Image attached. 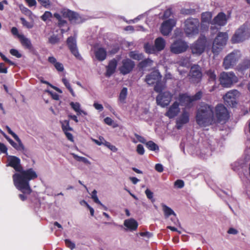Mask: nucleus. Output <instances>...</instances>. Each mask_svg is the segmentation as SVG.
Returning <instances> with one entry per match:
<instances>
[{"label":"nucleus","instance_id":"nucleus-37","mask_svg":"<svg viewBox=\"0 0 250 250\" xmlns=\"http://www.w3.org/2000/svg\"><path fill=\"white\" fill-rule=\"evenodd\" d=\"M212 15L210 12H205L202 14V22L209 23L211 21Z\"/></svg>","mask_w":250,"mask_h":250},{"label":"nucleus","instance_id":"nucleus-50","mask_svg":"<svg viewBox=\"0 0 250 250\" xmlns=\"http://www.w3.org/2000/svg\"><path fill=\"white\" fill-rule=\"evenodd\" d=\"M10 53L12 55L15 56L18 58H20L21 57V54L17 49H11L10 50Z\"/></svg>","mask_w":250,"mask_h":250},{"label":"nucleus","instance_id":"nucleus-49","mask_svg":"<svg viewBox=\"0 0 250 250\" xmlns=\"http://www.w3.org/2000/svg\"><path fill=\"white\" fill-rule=\"evenodd\" d=\"M202 96V92L201 91H198L194 95L191 96L192 102L197 101L200 100Z\"/></svg>","mask_w":250,"mask_h":250},{"label":"nucleus","instance_id":"nucleus-25","mask_svg":"<svg viewBox=\"0 0 250 250\" xmlns=\"http://www.w3.org/2000/svg\"><path fill=\"white\" fill-rule=\"evenodd\" d=\"M19 40L21 45L24 48L28 49L29 50H32L33 49V46L31 40L26 37L24 35L19 36Z\"/></svg>","mask_w":250,"mask_h":250},{"label":"nucleus","instance_id":"nucleus-58","mask_svg":"<svg viewBox=\"0 0 250 250\" xmlns=\"http://www.w3.org/2000/svg\"><path fill=\"white\" fill-rule=\"evenodd\" d=\"M145 194L148 199L153 200V193L148 188L145 190Z\"/></svg>","mask_w":250,"mask_h":250},{"label":"nucleus","instance_id":"nucleus-21","mask_svg":"<svg viewBox=\"0 0 250 250\" xmlns=\"http://www.w3.org/2000/svg\"><path fill=\"white\" fill-rule=\"evenodd\" d=\"M161 75L158 71H154L146 76L145 81L149 85L158 82L161 79Z\"/></svg>","mask_w":250,"mask_h":250},{"label":"nucleus","instance_id":"nucleus-20","mask_svg":"<svg viewBox=\"0 0 250 250\" xmlns=\"http://www.w3.org/2000/svg\"><path fill=\"white\" fill-rule=\"evenodd\" d=\"M179 104L176 101L170 106L167 112L165 113V115L169 119H172L176 117L180 112Z\"/></svg>","mask_w":250,"mask_h":250},{"label":"nucleus","instance_id":"nucleus-62","mask_svg":"<svg viewBox=\"0 0 250 250\" xmlns=\"http://www.w3.org/2000/svg\"><path fill=\"white\" fill-rule=\"evenodd\" d=\"M0 151L2 153L7 154V148L2 143H0Z\"/></svg>","mask_w":250,"mask_h":250},{"label":"nucleus","instance_id":"nucleus-60","mask_svg":"<svg viewBox=\"0 0 250 250\" xmlns=\"http://www.w3.org/2000/svg\"><path fill=\"white\" fill-rule=\"evenodd\" d=\"M11 33H12V34L13 35L16 36L19 39V36L23 35V34H19L18 29L15 27H13L12 28Z\"/></svg>","mask_w":250,"mask_h":250},{"label":"nucleus","instance_id":"nucleus-15","mask_svg":"<svg viewBox=\"0 0 250 250\" xmlns=\"http://www.w3.org/2000/svg\"><path fill=\"white\" fill-rule=\"evenodd\" d=\"M135 66V63L129 59H124L122 61V65L119 68V70L123 75L129 73Z\"/></svg>","mask_w":250,"mask_h":250},{"label":"nucleus","instance_id":"nucleus-54","mask_svg":"<svg viewBox=\"0 0 250 250\" xmlns=\"http://www.w3.org/2000/svg\"><path fill=\"white\" fill-rule=\"evenodd\" d=\"M105 146L109 148L111 150L115 152L117 150V148L115 146L112 145L109 142L104 141V145Z\"/></svg>","mask_w":250,"mask_h":250},{"label":"nucleus","instance_id":"nucleus-19","mask_svg":"<svg viewBox=\"0 0 250 250\" xmlns=\"http://www.w3.org/2000/svg\"><path fill=\"white\" fill-rule=\"evenodd\" d=\"M67 44L71 52L78 59L81 58L77 47L76 40L74 37H70L67 40Z\"/></svg>","mask_w":250,"mask_h":250},{"label":"nucleus","instance_id":"nucleus-16","mask_svg":"<svg viewBox=\"0 0 250 250\" xmlns=\"http://www.w3.org/2000/svg\"><path fill=\"white\" fill-rule=\"evenodd\" d=\"M176 25V21L174 19H168L164 21L161 27V32L164 36L168 35Z\"/></svg>","mask_w":250,"mask_h":250},{"label":"nucleus","instance_id":"nucleus-13","mask_svg":"<svg viewBox=\"0 0 250 250\" xmlns=\"http://www.w3.org/2000/svg\"><path fill=\"white\" fill-rule=\"evenodd\" d=\"M215 115L219 122L226 121L229 118V114L227 108L222 104H219L216 106Z\"/></svg>","mask_w":250,"mask_h":250},{"label":"nucleus","instance_id":"nucleus-27","mask_svg":"<svg viewBox=\"0 0 250 250\" xmlns=\"http://www.w3.org/2000/svg\"><path fill=\"white\" fill-rule=\"evenodd\" d=\"M96 58L99 61H103L106 57V51L102 47L98 48L95 50Z\"/></svg>","mask_w":250,"mask_h":250},{"label":"nucleus","instance_id":"nucleus-24","mask_svg":"<svg viewBox=\"0 0 250 250\" xmlns=\"http://www.w3.org/2000/svg\"><path fill=\"white\" fill-rule=\"evenodd\" d=\"M54 16L58 20V26L61 28L62 33L67 32L69 28L68 26L66 21L63 20L62 16L58 13H55Z\"/></svg>","mask_w":250,"mask_h":250},{"label":"nucleus","instance_id":"nucleus-30","mask_svg":"<svg viewBox=\"0 0 250 250\" xmlns=\"http://www.w3.org/2000/svg\"><path fill=\"white\" fill-rule=\"evenodd\" d=\"M178 100L182 105H188L192 102L191 96H189L186 94H180Z\"/></svg>","mask_w":250,"mask_h":250},{"label":"nucleus","instance_id":"nucleus-40","mask_svg":"<svg viewBox=\"0 0 250 250\" xmlns=\"http://www.w3.org/2000/svg\"><path fill=\"white\" fill-rule=\"evenodd\" d=\"M62 82L64 84V85L66 86V87L69 90L72 96L75 97V94L73 89L72 88L68 81L65 78H63L62 79Z\"/></svg>","mask_w":250,"mask_h":250},{"label":"nucleus","instance_id":"nucleus-5","mask_svg":"<svg viewBox=\"0 0 250 250\" xmlns=\"http://www.w3.org/2000/svg\"><path fill=\"white\" fill-rule=\"evenodd\" d=\"M250 37L248 26L244 24L235 31L231 39V42L232 43H238L244 42Z\"/></svg>","mask_w":250,"mask_h":250},{"label":"nucleus","instance_id":"nucleus-35","mask_svg":"<svg viewBox=\"0 0 250 250\" xmlns=\"http://www.w3.org/2000/svg\"><path fill=\"white\" fill-rule=\"evenodd\" d=\"M71 155L73 156V157L78 162H82L87 165L91 164L90 162L85 157L79 156L75 153H72Z\"/></svg>","mask_w":250,"mask_h":250},{"label":"nucleus","instance_id":"nucleus-64","mask_svg":"<svg viewBox=\"0 0 250 250\" xmlns=\"http://www.w3.org/2000/svg\"><path fill=\"white\" fill-rule=\"evenodd\" d=\"M93 106L97 110H98L100 111H102L104 109V107L101 104H98L97 103H95L93 104Z\"/></svg>","mask_w":250,"mask_h":250},{"label":"nucleus","instance_id":"nucleus-59","mask_svg":"<svg viewBox=\"0 0 250 250\" xmlns=\"http://www.w3.org/2000/svg\"><path fill=\"white\" fill-rule=\"evenodd\" d=\"M134 135L138 140V142H141L143 144H146V140L145 139L144 137L140 136L136 133H135Z\"/></svg>","mask_w":250,"mask_h":250},{"label":"nucleus","instance_id":"nucleus-34","mask_svg":"<svg viewBox=\"0 0 250 250\" xmlns=\"http://www.w3.org/2000/svg\"><path fill=\"white\" fill-rule=\"evenodd\" d=\"M146 147L151 151H158L159 149L158 146L152 141L146 143Z\"/></svg>","mask_w":250,"mask_h":250},{"label":"nucleus","instance_id":"nucleus-63","mask_svg":"<svg viewBox=\"0 0 250 250\" xmlns=\"http://www.w3.org/2000/svg\"><path fill=\"white\" fill-rule=\"evenodd\" d=\"M64 133L68 140H69L72 142H74L73 136L71 133L68 132V131H66L64 132Z\"/></svg>","mask_w":250,"mask_h":250},{"label":"nucleus","instance_id":"nucleus-44","mask_svg":"<svg viewBox=\"0 0 250 250\" xmlns=\"http://www.w3.org/2000/svg\"><path fill=\"white\" fill-rule=\"evenodd\" d=\"M20 20L21 21L23 26L26 27L28 29H31L33 28V24L32 23L29 22L24 18H21Z\"/></svg>","mask_w":250,"mask_h":250},{"label":"nucleus","instance_id":"nucleus-3","mask_svg":"<svg viewBox=\"0 0 250 250\" xmlns=\"http://www.w3.org/2000/svg\"><path fill=\"white\" fill-rule=\"evenodd\" d=\"M199 21L197 19L189 18L184 22V30L186 36L191 37L199 33Z\"/></svg>","mask_w":250,"mask_h":250},{"label":"nucleus","instance_id":"nucleus-17","mask_svg":"<svg viewBox=\"0 0 250 250\" xmlns=\"http://www.w3.org/2000/svg\"><path fill=\"white\" fill-rule=\"evenodd\" d=\"M189 113L185 109L183 110L182 114L177 118L176 121V127L180 129L183 125L189 122Z\"/></svg>","mask_w":250,"mask_h":250},{"label":"nucleus","instance_id":"nucleus-47","mask_svg":"<svg viewBox=\"0 0 250 250\" xmlns=\"http://www.w3.org/2000/svg\"><path fill=\"white\" fill-rule=\"evenodd\" d=\"M97 191L96 190H94L92 192L91 194V198L93 200V201L97 204H98L99 205H102V203L101 201L99 200L98 196L97 195Z\"/></svg>","mask_w":250,"mask_h":250},{"label":"nucleus","instance_id":"nucleus-31","mask_svg":"<svg viewBox=\"0 0 250 250\" xmlns=\"http://www.w3.org/2000/svg\"><path fill=\"white\" fill-rule=\"evenodd\" d=\"M18 143H16L15 142H14L12 139L9 140L8 142L10 145L15 148L17 150H23L24 149V147L20 139V141L17 140V139H15Z\"/></svg>","mask_w":250,"mask_h":250},{"label":"nucleus","instance_id":"nucleus-7","mask_svg":"<svg viewBox=\"0 0 250 250\" xmlns=\"http://www.w3.org/2000/svg\"><path fill=\"white\" fill-rule=\"evenodd\" d=\"M221 84L224 87H229L233 83H237L238 78L232 72H223L220 76Z\"/></svg>","mask_w":250,"mask_h":250},{"label":"nucleus","instance_id":"nucleus-43","mask_svg":"<svg viewBox=\"0 0 250 250\" xmlns=\"http://www.w3.org/2000/svg\"><path fill=\"white\" fill-rule=\"evenodd\" d=\"M207 75L209 78L210 81H214L216 79V76L214 73V71L212 70H209L206 72Z\"/></svg>","mask_w":250,"mask_h":250},{"label":"nucleus","instance_id":"nucleus-53","mask_svg":"<svg viewBox=\"0 0 250 250\" xmlns=\"http://www.w3.org/2000/svg\"><path fill=\"white\" fill-rule=\"evenodd\" d=\"M174 186L178 188H182L184 186V182L182 180H177L174 182Z\"/></svg>","mask_w":250,"mask_h":250},{"label":"nucleus","instance_id":"nucleus-9","mask_svg":"<svg viewBox=\"0 0 250 250\" xmlns=\"http://www.w3.org/2000/svg\"><path fill=\"white\" fill-rule=\"evenodd\" d=\"M188 45V43L182 39L175 40L170 45V51L175 54L182 53L185 52Z\"/></svg>","mask_w":250,"mask_h":250},{"label":"nucleus","instance_id":"nucleus-33","mask_svg":"<svg viewBox=\"0 0 250 250\" xmlns=\"http://www.w3.org/2000/svg\"><path fill=\"white\" fill-rule=\"evenodd\" d=\"M127 94V89L126 87H124L120 92L119 100L122 103H125V100L126 98Z\"/></svg>","mask_w":250,"mask_h":250},{"label":"nucleus","instance_id":"nucleus-51","mask_svg":"<svg viewBox=\"0 0 250 250\" xmlns=\"http://www.w3.org/2000/svg\"><path fill=\"white\" fill-rule=\"evenodd\" d=\"M65 243L66 246L71 250H73L75 248V243L71 241L69 239H65Z\"/></svg>","mask_w":250,"mask_h":250},{"label":"nucleus","instance_id":"nucleus-10","mask_svg":"<svg viewBox=\"0 0 250 250\" xmlns=\"http://www.w3.org/2000/svg\"><path fill=\"white\" fill-rule=\"evenodd\" d=\"M172 94L169 91H164L158 94L156 98L158 105L162 107L167 106L171 101Z\"/></svg>","mask_w":250,"mask_h":250},{"label":"nucleus","instance_id":"nucleus-48","mask_svg":"<svg viewBox=\"0 0 250 250\" xmlns=\"http://www.w3.org/2000/svg\"><path fill=\"white\" fill-rule=\"evenodd\" d=\"M59 41V39L56 35H52L51 36L48 40L49 42L51 44H54L57 43Z\"/></svg>","mask_w":250,"mask_h":250},{"label":"nucleus","instance_id":"nucleus-8","mask_svg":"<svg viewBox=\"0 0 250 250\" xmlns=\"http://www.w3.org/2000/svg\"><path fill=\"white\" fill-rule=\"evenodd\" d=\"M166 46V41L162 37L156 38L154 41V45L146 44L145 45V50L149 54L155 53L156 52L163 50Z\"/></svg>","mask_w":250,"mask_h":250},{"label":"nucleus","instance_id":"nucleus-11","mask_svg":"<svg viewBox=\"0 0 250 250\" xmlns=\"http://www.w3.org/2000/svg\"><path fill=\"white\" fill-rule=\"evenodd\" d=\"M206 39L205 37H200L198 40L190 46L192 53L194 54L200 55L205 50Z\"/></svg>","mask_w":250,"mask_h":250},{"label":"nucleus","instance_id":"nucleus-22","mask_svg":"<svg viewBox=\"0 0 250 250\" xmlns=\"http://www.w3.org/2000/svg\"><path fill=\"white\" fill-rule=\"evenodd\" d=\"M161 206L163 208V210L164 212L165 218H167L170 215H173L174 217L171 218V221L174 223V224H176L177 223H178V220L176 217V215L174 211L171 208L163 203L161 204Z\"/></svg>","mask_w":250,"mask_h":250},{"label":"nucleus","instance_id":"nucleus-39","mask_svg":"<svg viewBox=\"0 0 250 250\" xmlns=\"http://www.w3.org/2000/svg\"><path fill=\"white\" fill-rule=\"evenodd\" d=\"M165 84L162 83V82L159 81L156 83V85L154 86V90L158 93H162V91L165 88Z\"/></svg>","mask_w":250,"mask_h":250},{"label":"nucleus","instance_id":"nucleus-61","mask_svg":"<svg viewBox=\"0 0 250 250\" xmlns=\"http://www.w3.org/2000/svg\"><path fill=\"white\" fill-rule=\"evenodd\" d=\"M155 169L159 172H162L164 170L163 165L160 164H157L155 166Z\"/></svg>","mask_w":250,"mask_h":250},{"label":"nucleus","instance_id":"nucleus-36","mask_svg":"<svg viewBox=\"0 0 250 250\" xmlns=\"http://www.w3.org/2000/svg\"><path fill=\"white\" fill-rule=\"evenodd\" d=\"M250 66V59H246L241 63L239 65V69L242 71H244L248 69Z\"/></svg>","mask_w":250,"mask_h":250},{"label":"nucleus","instance_id":"nucleus-4","mask_svg":"<svg viewBox=\"0 0 250 250\" xmlns=\"http://www.w3.org/2000/svg\"><path fill=\"white\" fill-rule=\"evenodd\" d=\"M228 38L227 32H219L213 42L212 52L214 54H218L226 45Z\"/></svg>","mask_w":250,"mask_h":250},{"label":"nucleus","instance_id":"nucleus-42","mask_svg":"<svg viewBox=\"0 0 250 250\" xmlns=\"http://www.w3.org/2000/svg\"><path fill=\"white\" fill-rule=\"evenodd\" d=\"M153 63V61L149 59H146L140 62L139 65L141 67H146L148 66H151Z\"/></svg>","mask_w":250,"mask_h":250},{"label":"nucleus","instance_id":"nucleus-6","mask_svg":"<svg viewBox=\"0 0 250 250\" xmlns=\"http://www.w3.org/2000/svg\"><path fill=\"white\" fill-rule=\"evenodd\" d=\"M241 57L240 51L237 50L233 51L225 57L224 59L223 66L225 69L233 67L238 62Z\"/></svg>","mask_w":250,"mask_h":250},{"label":"nucleus","instance_id":"nucleus-12","mask_svg":"<svg viewBox=\"0 0 250 250\" xmlns=\"http://www.w3.org/2000/svg\"><path fill=\"white\" fill-rule=\"evenodd\" d=\"M239 95V92L238 90H230L223 97L225 103L228 106L234 107L236 104V99Z\"/></svg>","mask_w":250,"mask_h":250},{"label":"nucleus","instance_id":"nucleus-55","mask_svg":"<svg viewBox=\"0 0 250 250\" xmlns=\"http://www.w3.org/2000/svg\"><path fill=\"white\" fill-rule=\"evenodd\" d=\"M6 128L8 132L12 136L14 139H17V140L20 141V138L8 126H6Z\"/></svg>","mask_w":250,"mask_h":250},{"label":"nucleus","instance_id":"nucleus-41","mask_svg":"<svg viewBox=\"0 0 250 250\" xmlns=\"http://www.w3.org/2000/svg\"><path fill=\"white\" fill-rule=\"evenodd\" d=\"M177 64L181 66L188 67L190 66V61L188 58H183L177 62Z\"/></svg>","mask_w":250,"mask_h":250},{"label":"nucleus","instance_id":"nucleus-32","mask_svg":"<svg viewBox=\"0 0 250 250\" xmlns=\"http://www.w3.org/2000/svg\"><path fill=\"white\" fill-rule=\"evenodd\" d=\"M129 56L131 58L137 61L142 60L144 57L142 53H139L138 51H136L130 52Z\"/></svg>","mask_w":250,"mask_h":250},{"label":"nucleus","instance_id":"nucleus-52","mask_svg":"<svg viewBox=\"0 0 250 250\" xmlns=\"http://www.w3.org/2000/svg\"><path fill=\"white\" fill-rule=\"evenodd\" d=\"M137 152L140 155H143L145 153V149L143 145L139 144L137 146L136 148Z\"/></svg>","mask_w":250,"mask_h":250},{"label":"nucleus","instance_id":"nucleus-1","mask_svg":"<svg viewBox=\"0 0 250 250\" xmlns=\"http://www.w3.org/2000/svg\"><path fill=\"white\" fill-rule=\"evenodd\" d=\"M8 165L17 171L13 175V180L16 188L24 193L29 194L32 190L29 181L37 178L38 175L32 168L23 169L20 164V159L14 156H10L8 158Z\"/></svg>","mask_w":250,"mask_h":250},{"label":"nucleus","instance_id":"nucleus-14","mask_svg":"<svg viewBox=\"0 0 250 250\" xmlns=\"http://www.w3.org/2000/svg\"><path fill=\"white\" fill-rule=\"evenodd\" d=\"M188 76L191 82L193 83H199L202 77L200 67L198 65H194L191 66Z\"/></svg>","mask_w":250,"mask_h":250},{"label":"nucleus","instance_id":"nucleus-18","mask_svg":"<svg viewBox=\"0 0 250 250\" xmlns=\"http://www.w3.org/2000/svg\"><path fill=\"white\" fill-rule=\"evenodd\" d=\"M63 16L67 18L72 23H80L83 22V20L80 15L69 10L64 11Z\"/></svg>","mask_w":250,"mask_h":250},{"label":"nucleus","instance_id":"nucleus-2","mask_svg":"<svg viewBox=\"0 0 250 250\" xmlns=\"http://www.w3.org/2000/svg\"><path fill=\"white\" fill-rule=\"evenodd\" d=\"M196 121L200 126L205 127L215 123L214 117L213 107L205 103H202L196 115Z\"/></svg>","mask_w":250,"mask_h":250},{"label":"nucleus","instance_id":"nucleus-26","mask_svg":"<svg viewBox=\"0 0 250 250\" xmlns=\"http://www.w3.org/2000/svg\"><path fill=\"white\" fill-rule=\"evenodd\" d=\"M117 65V62L115 59L111 60L106 67V76L110 77L115 71Z\"/></svg>","mask_w":250,"mask_h":250},{"label":"nucleus","instance_id":"nucleus-28","mask_svg":"<svg viewBox=\"0 0 250 250\" xmlns=\"http://www.w3.org/2000/svg\"><path fill=\"white\" fill-rule=\"evenodd\" d=\"M124 225L130 230H135L137 229L138 224L135 220L130 218L125 220Z\"/></svg>","mask_w":250,"mask_h":250},{"label":"nucleus","instance_id":"nucleus-29","mask_svg":"<svg viewBox=\"0 0 250 250\" xmlns=\"http://www.w3.org/2000/svg\"><path fill=\"white\" fill-rule=\"evenodd\" d=\"M70 105L71 108L77 113V115H80L82 114H83L84 115H87V113L81 109V104L78 102H71L70 103Z\"/></svg>","mask_w":250,"mask_h":250},{"label":"nucleus","instance_id":"nucleus-45","mask_svg":"<svg viewBox=\"0 0 250 250\" xmlns=\"http://www.w3.org/2000/svg\"><path fill=\"white\" fill-rule=\"evenodd\" d=\"M20 8L21 12L26 15L31 16L33 14L32 12L29 9L24 7L23 5H20Z\"/></svg>","mask_w":250,"mask_h":250},{"label":"nucleus","instance_id":"nucleus-57","mask_svg":"<svg viewBox=\"0 0 250 250\" xmlns=\"http://www.w3.org/2000/svg\"><path fill=\"white\" fill-rule=\"evenodd\" d=\"M54 66L58 71L62 72L64 70V67L62 64L59 62H57L55 63Z\"/></svg>","mask_w":250,"mask_h":250},{"label":"nucleus","instance_id":"nucleus-46","mask_svg":"<svg viewBox=\"0 0 250 250\" xmlns=\"http://www.w3.org/2000/svg\"><path fill=\"white\" fill-rule=\"evenodd\" d=\"M52 17V13L49 11H45L41 16V19L44 21H46Z\"/></svg>","mask_w":250,"mask_h":250},{"label":"nucleus","instance_id":"nucleus-23","mask_svg":"<svg viewBox=\"0 0 250 250\" xmlns=\"http://www.w3.org/2000/svg\"><path fill=\"white\" fill-rule=\"evenodd\" d=\"M227 22L226 15L224 13L221 12L214 18L211 23L212 25L224 26L227 23Z\"/></svg>","mask_w":250,"mask_h":250},{"label":"nucleus","instance_id":"nucleus-56","mask_svg":"<svg viewBox=\"0 0 250 250\" xmlns=\"http://www.w3.org/2000/svg\"><path fill=\"white\" fill-rule=\"evenodd\" d=\"M40 4L44 7H48L50 5V2L49 0H38Z\"/></svg>","mask_w":250,"mask_h":250},{"label":"nucleus","instance_id":"nucleus-38","mask_svg":"<svg viewBox=\"0 0 250 250\" xmlns=\"http://www.w3.org/2000/svg\"><path fill=\"white\" fill-rule=\"evenodd\" d=\"M62 128L64 132L72 130V128L69 126V123L68 120L61 121Z\"/></svg>","mask_w":250,"mask_h":250}]
</instances>
